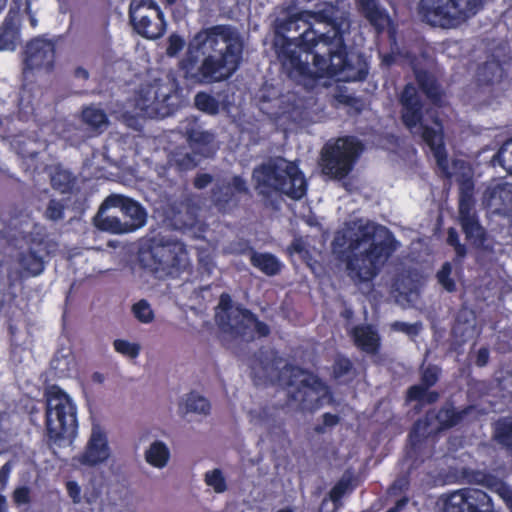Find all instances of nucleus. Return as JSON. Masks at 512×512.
Returning <instances> with one entry per match:
<instances>
[{
  "instance_id": "obj_44",
  "label": "nucleus",
  "mask_w": 512,
  "mask_h": 512,
  "mask_svg": "<svg viewBox=\"0 0 512 512\" xmlns=\"http://www.w3.org/2000/svg\"><path fill=\"white\" fill-rule=\"evenodd\" d=\"M113 346L116 352L131 359L137 358L140 353V345L131 343L128 340L116 339L113 342Z\"/></svg>"
},
{
  "instance_id": "obj_3",
  "label": "nucleus",
  "mask_w": 512,
  "mask_h": 512,
  "mask_svg": "<svg viewBox=\"0 0 512 512\" xmlns=\"http://www.w3.org/2000/svg\"><path fill=\"white\" fill-rule=\"evenodd\" d=\"M399 246L393 233L381 225L367 222L357 228L346 249L337 252L345 272L354 284L372 282Z\"/></svg>"
},
{
  "instance_id": "obj_59",
  "label": "nucleus",
  "mask_w": 512,
  "mask_h": 512,
  "mask_svg": "<svg viewBox=\"0 0 512 512\" xmlns=\"http://www.w3.org/2000/svg\"><path fill=\"white\" fill-rule=\"evenodd\" d=\"M12 470V464L11 462H6L1 468H0V485L5 486L8 482L10 473Z\"/></svg>"
},
{
  "instance_id": "obj_35",
  "label": "nucleus",
  "mask_w": 512,
  "mask_h": 512,
  "mask_svg": "<svg viewBox=\"0 0 512 512\" xmlns=\"http://www.w3.org/2000/svg\"><path fill=\"white\" fill-rule=\"evenodd\" d=\"M354 477L350 472H345L329 492L330 500L337 505L341 502L346 493L352 492L355 488Z\"/></svg>"
},
{
  "instance_id": "obj_31",
  "label": "nucleus",
  "mask_w": 512,
  "mask_h": 512,
  "mask_svg": "<svg viewBox=\"0 0 512 512\" xmlns=\"http://www.w3.org/2000/svg\"><path fill=\"white\" fill-rule=\"evenodd\" d=\"M20 20L6 16L0 26V51L14 50L20 35Z\"/></svg>"
},
{
  "instance_id": "obj_41",
  "label": "nucleus",
  "mask_w": 512,
  "mask_h": 512,
  "mask_svg": "<svg viewBox=\"0 0 512 512\" xmlns=\"http://www.w3.org/2000/svg\"><path fill=\"white\" fill-rule=\"evenodd\" d=\"M207 486L212 487L216 493H223L227 490L226 479L219 468L207 471L204 476Z\"/></svg>"
},
{
  "instance_id": "obj_46",
  "label": "nucleus",
  "mask_w": 512,
  "mask_h": 512,
  "mask_svg": "<svg viewBox=\"0 0 512 512\" xmlns=\"http://www.w3.org/2000/svg\"><path fill=\"white\" fill-rule=\"evenodd\" d=\"M65 205L61 200L50 199L48 202L45 217L52 221H59L64 218Z\"/></svg>"
},
{
  "instance_id": "obj_25",
  "label": "nucleus",
  "mask_w": 512,
  "mask_h": 512,
  "mask_svg": "<svg viewBox=\"0 0 512 512\" xmlns=\"http://www.w3.org/2000/svg\"><path fill=\"white\" fill-rule=\"evenodd\" d=\"M459 221L466 240L476 246L483 245L486 233L471 207H459Z\"/></svg>"
},
{
  "instance_id": "obj_2",
  "label": "nucleus",
  "mask_w": 512,
  "mask_h": 512,
  "mask_svg": "<svg viewBox=\"0 0 512 512\" xmlns=\"http://www.w3.org/2000/svg\"><path fill=\"white\" fill-rule=\"evenodd\" d=\"M243 48V41L230 25L202 28L190 39L179 67L184 78L195 83L223 82L239 69Z\"/></svg>"
},
{
  "instance_id": "obj_23",
  "label": "nucleus",
  "mask_w": 512,
  "mask_h": 512,
  "mask_svg": "<svg viewBox=\"0 0 512 512\" xmlns=\"http://www.w3.org/2000/svg\"><path fill=\"white\" fill-rule=\"evenodd\" d=\"M218 311L216 312V322L220 330L229 335L234 331L237 322H240L238 310H248L242 306H234L229 294L223 293L219 299Z\"/></svg>"
},
{
  "instance_id": "obj_13",
  "label": "nucleus",
  "mask_w": 512,
  "mask_h": 512,
  "mask_svg": "<svg viewBox=\"0 0 512 512\" xmlns=\"http://www.w3.org/2000/svg\"><path fill=\"white\" fill-rule=\"evenodd\" d=\"M250 195L247 181L241 175L217 179L210 191V200L215 209L230 213L240 206L243 197Z\"/></svg>"
},
{
  "instance_id": "obj_56",
  "label": "nucleus",
  "mask_w": 512,
  "mask_h": 512,
  "mask_svg": "<svg viewBox=\"0 0 512 512\" xmlns=\"http://www.w3.org/2000/svg\"><path fill=\"white\" fill-rule=\"evenodd\" d=\"M463 477L467 483H482L486 478V475L480 471H474L469 469H463Z\"/></svg>"
},
{
  "instance_id": "obj_28",
  "label": "nucleus",
  "mask_w": 512,
  "mask_h": 512,
  "mask_svg": "<svg viewBox=\"0 0 512 512\" xmlns=\"http://www.w3.org/2000/svg\"><path fill=\"white\" fill-rule=\"evenodd\" d=\"M358 3L361 13L370 25L378 34L382 33L390 20L386 10L380 8L376 0H359Z\"/></svg>"
},
{
  "instance_id": "obj_47",
  "label": "nucleus",
  "mask_w": 512,
  "mask_h": 512,
  "mask_svg": "<svg viewBox=\"0 0 512 512\" xmlns=\"http://www.w3.org/2000/svg\"><path fill=\"white\" fill-rule=\"evenodd\" d=\"M335 100L345 106L351 107L356 111L360 112L362 110V101L359 97L355 95L348 94L345 90L339 88L337 93L335 94Z\"/></svg>"
},
{
  "instance_id": "obj_50",
  "label": "nucleus",
  "mask_w": 512,
  "mask_h": 512,
  "mask_svg": "<svg viewBox=\"0 0 512 512\" xmlns=\"http://www.w3.org/2000/svg\"><path fill=\"white\" fill-rule=\"evenodd\" d=\"M185 42L183 38L177 34H172L168 38L167 55L170 57L176 56L183 48Z\"/></svg>"
},
{
  "instance_id": "obj_51",
  "label": "nucleus",
  "mask_w": 512,
  "mask_h": 512,
  "mask_svg": "<svg viewBox=\"0 0 512 512\" xmlns=\"http://www.w3.org/2000/svg\"><path fill=\"white\" fill-rule=\"evenodd\" d=\"M322 425H317L315 431L317 433H324L327 427H334L340 422V417L337 414L326 412L322 415Z\"/></svg>"
},
{
  "instance_id": "obj_19",
  "label": "nucleus",
  "mask_w": 512,
  "mask_h": 512,
  "mask_svg": "<svg viewBox=\"0 0 512 512\" xmlns=\"http://www.w3.org/2000/svg\"><path fill=\"white\" fill-rule=\"evenodd\" d=\"M111 456V449L106 433L98 426L93 427L87 444L80 454L79 462L87 467H96L106 463Z\"/></svg>"
},
{
  "instance_id": "obj_16",
  "label": "nucleus",
  "mask_w": 512,
  "mask_h": 512,
  "mask_svg": "<svg viewBox=\"0 0 512 512\" xmlns=\"http://www.w3.org/2000/svg\"><path fill=\"white\" fill-rule=\"evenodd\" d=\"M55 60V42L44 37H36L26 45L24 72L37 70L50 73L54 70Z\"/></svg>"
},
{
  "instance_id": "obj_12",
  "label": "nucleus",
  "mask_w": 512,
  "mask_h": 512,
  "mask_svg": "<svg viewBox=\"0 0 512 512\" xmlns=\"http://www.w3.org/2000/svg\"><path fill=\"white\" fill-rule=\"evenodd\" d=\"M128 16L133 30L145 39H160L167 31L164 13L155 0H131Z\"/></svg>"
},
{
  "instance_id": "obj_22",
  "label": "nucleus",
  "mask_w": 512,
  "mask_h": 512,
  "mask_svg": "<svg viewBox=\"0 0 512 512\" xmlns=\"http://www.w3.org/2000/svg\"><path fill=\"white\" fill-rule=\"evenodd\" d=\"M350 336L354 345L362 352L376 355L381 348V338L371 324H359L352 328Z\"/></svg>"
},
{
  "instance_id": "obj_57",
  "label": "nucleus",
  "mask_w": 512,
  "mask_h": 512,
  "mask_svg": "<svg viewBox=\"0 0 512 512\" xmlns=\"http://www.w3.org/2000/svg\"><path fill=\"white\" fill-rule=\"evenodd\" d=\"M66 489L69 497L74 503H79L81 500V488L75 481H68L66 483Z\"/></svg>"
},
{
  "instance_id": "obj_60",
  "label": "nucleus",
  "mask_w": 512,
  "mask_h": 512,
  "mask_svg": "<svg viewBox=\"0 0 512 512\" xmlns=\"http://www.w3.org/2000/svg\"><path fill=\"white\" fill-rule=\"evenodd\" d=\"M447 243L454 247L458 244H460V239H459V235H458V232L455 228H449L448 229V232H447Z\"/></svg>"
},
{
  "instance_id": "obj_14",
  "label": "nucleus",
  "mask_w": 512,
  "mask_h": 512,
  "mask_svg": "<svg viewBox=\"0 0 512 512\" xmlns=\"http://www.w3.org/2000/svg\"><path fill=\"white\" fill-rule=\"evenodd\" d=\"M444 512H495L492 498L476 488H462L442 497Z\"/></svg>"
},
{
  "instance_id": "obj_54",
  "label": "nucleus",
  "mask_w": 512,
  "mask_h": 512,
  "mask_svg": "<svg viewBox=\"0 0 512 512\" xmlns=\"http://www.w3.org/2000/svg\"><path fill=\"white\" fill-rule=\"evenodd\" d=\"M393 328L397 331L403 332L408 335H416L419 332V325L418 324H409L406 322H400L396 321L393 324Z\"/></svg>"
},
{
  "instance_id": "obj_24",
  "label": "nucleus",
  "mask_w": 512,
  "mask_h": 512,
  "mask_svg": "<svg viewBox=\"0 0 512 512\" xmlns=\"http://www.w3.org/2000/svg\"><path fill=\"white\" fill-rule=\"evenodd\" d=\"M430 426V412H427L423 418H419L414 422L408 434L409 445L406 448L407 458L412 459L414 462L418 459L420 450L430 434Z\"/></svg>"
},
{
  "instance_id": "obj_8",
  "label": "nucleus",
  "mask_w": 512,
  "mask_h": 512,
  "mask_svg": "<svg viewBox=\"0 0 512 512\" xmlns=\"http://www.w3.org/2000/svg\"><path fill=\"white\" fill-rule=\"evenodd\" d=\"M146 222V209L138 201L121 194L109 195L94 218L99 230L112 234L134 232Z\"/></svg>"
},
{
  "instance_id": "obj_45",
  "label": "nucleus",
  "mask_w": 512,
  "mask_h": 512,
  "mask_svg": "<svg viewBox=\"0 0 512 512\" xmlns=\"http://www.w3.org/2000/svg\"><path fill=\"white\" fill-rule=\"evenodd\" d=\"M474 183L471 178L461 180L459 184V207H471L473 200Z\"/></svg>"
},
{
  "instance_id": "obj_9",
  "label": "nucleus",
  "mask_w": 512,
  "mask_h": 512,
  "mask_svg": "<svg viewBox=\"0 0 512 512\" xmlns=\"http://www.w3.org/2000/svg\"><path fill=\"white\" fill-rule=\"evenodd\" d=\"M45 428L54 443L75 436L78 428L77 407L59 386H51L45 393Z\"/></svg>"
},
{
  "instance_id": "obj_30",
  "label": "nucleus",
  "mask_w": 512,
  "mask_h": 512,
  "mask_svg": "<svg viewBox=\"0 0 512 512\" xmlns=\"http://www.w3.org/2000/svg\"><path fill=\"white\" fill-rule=\"evenodd\" d=\"M81 119L87 129L95 134L103 133L109 125V119L105 111L95 106L85 107L82 110Z\"/></svg>"
},
{
  "instance_id": "obj_64",
  "label": "nucleus",
  "mask_w": 512,
  "mask_h": 512,
  "mask_svg": "<svg viewBox=\"0 0 512 512\" xmlns=\"http://www.w3.org/2000/svg\"><path fill=\"white\" fill-rule=\"evenodd\" d=\"M454 250H455V253L457 255V257L459 258H464L467 254V249H466V246L462 243L456 245L453 247Z\"/></svg>"
},
{
  "instance_id": "obj_37",
  "label": "nucleus",
  "mask_w": 512,
  "mask_h": 512,
  "mask_svg": "<svg viewBox=\"0 0 512 512\" xmlns=\"http://www.w3.org/2000/svg\"><path fill=\"white\" fill-rule=\"evenodd\" d=\"M51 185L63 194L70 193L75 185V177L67 170L58 169L51 176Z\"/></svg>"
},
{
  "instance_id": "obj_43",
  "label": "nucleus",
  "mask_w": 512,
  "mask_h": 512,
  "mask_svg": "<svg viewBox=\"0 0 512 512\" xmlns=\"http://www.w3.org/2000/svg\"><path fill=\"white\" fill-rule=\"evenodd\" d=\"M132 311L137 320L142 323H150L154 319V312L147 300L141 299L132 306Z\"/></svg>"
},
{
  "instance_id": "obj_53",
  "label": "nucleus",
  "mask_w": 512,
  "mask_h": 512,
  "mask_svg": "<svg viewBox=\"0 0 512 512\" xmlns=\"http://www.w3.org/2000/svg\"><path fill=\"white\" fill-rule=\"evenodd\" d=\"M30 3L29 0H12L10 9L6 16H12L13 18L21 21V11L26 10V4Z\"/></svg>"
},
{
  "instance_id": "obj_26",
  "label": "nucleus",
  "mask_w": 512,
  "mask_h": 512,
  "mask_svg": "<svg viewBox=\"0 0 512 512\" xmlns=\"http://www.w3.org/2000/svg\"><path fill=\"white\" fill-rule=\"evenodd\" d=\"M44 248L30 246L18 254L17 262L27 277H37L45 270Z\"/></svg>"
},
{
  "instance_id": "obj_17",
  "label": "nucleus",
  "mask_w": 512,
  "mask_h": 512,
  "mask_svg": "<svg viewBox=\"0 0 512 512\" xmlns=\"http://www.w3.org/2000/svg\"><path fill=\"white\" fill-rule=\"evenodd\" d=\"M442 370L439 366L429 364L421 369L420 383L410 386L406 392L408 402L417 401L421 404H434L438 401V391L429 390L435 386L441 377Z\"/></svg>"
},
{
  "instance_id": "obj_18",
  "label": "nucleus",
  "mask_w": 512,
  "mask_h": 512,
  "mask_svg": "<svg viewBox=\"0 0 512 512\" xmlns=\"http://www.w3.org/2000/svg\"><path fill=\"white\" fill-rule=\"evenodd\" d=\"M180 129L193 154L208 158L215 153V135L203 130L196 118H186Z\"/></svg>"
},
{
  "instance_id": "obj_15",
  "label": "nucleus",
  "mask_w": 512,
  "mask_h": 512,
  "mask_svg": "<svg viewBox=\"0 0 512 512\" xmlns=\"http://www.w3.org/2000/svg\"><path fill=\"white\" fill-rule=\"evenodd\" d=\"M487 414V409L477 404L458 408L453 400L448 399L436 411L434 418L438 423L437 431H447L457 426L473 424Z\"/></svg>"
},
{
  "instance_id": "obj_62",
  "label": "nucleus",
  "mask_w": 512,
  "mask_h": 512,
  "mask_svg": "<svg viewBox=\"0 0 512 512\" xmlns=\"http://www.w3.org/2000/svg\"><path fill=\"white\" fill-rule=\"evenodd\" d=\"M509 192L510 190H508L505 185L497 186L491 193V199H495L497 196L502 199L503 196L507 195Z\"/></svg>"
},
{
  "instance_id": "obj_49",
  "label": "nucleus",
  "mask_w": 512,
  "mask_h": 512,
  "mask_svg": "<svg viewBox=\"0 0 512 512\" xmlns=\"http://www.w3.org/2000/svg\"><path fill=\"white\" fill-rule=\"evenodd\" d=\"M287 252L289 254H298L300 255L303 259H306L308 257H310V251L309 249L307 248V245H306V242L304 241V239L302 237H295L292 242L290 243V245L287 247Z\"/></svg>"
},
{
  "instance_id": "obj_1",
  "label": "nucleus",
  "mask_w": 512,
  "mask_h": 512,
  "mask_svg": "<svg viewBox=\"0 0 512 512\" xmlns=\"http://www.w3.org/2000/svg\"><path fill=\"white\" fill-rule=\"evenodd\" d=\"M311 16L323 30L306 29L296 43L288 37L274 39L277 57L290 75L334 78L344 82L366 80L369 65L363 55L349 53L345 43V20L337 7L325 3Z\"/></svg>"
},
{
  "instance_id": "obj_58",
  "label": "nucleus",
  "mask_w": 512,
  "mask_h": 512,
  "mask_svg": "<svg viewBox=\"0 0 512 512\" xmlns=\"http://www.w3.org/2000/svg\"><path fill=\"white\" fill-rule=\"evenodd\" d=\"M489 356H490V353H489L488 348H486V347L480 348L476 355L475 364L478 367L486 366L489 361Z\"/></svg>"
},
{
  "instance_id": "obj_39",
  "label": "nucleus",
  "mask_w": 512,
  "mask_h": 512,
  "mask_svg": "<svg viewBox=\"0 0 512 512\" xmlns=\"http://www.w3.org/2000/svg\"><path fill=\"white\" fill-rule=\"evenodd\" d=\"M351 374H354L352 361L344 355H338L332 365V377L335 380H340Z\"/></svg>"
},
{
  "instance_id": "obj_48",
  "label": "nucleus",
  "mask_w": 512,
  "mask_h": 512,
  "mask_svg": "<svg viewBox=\"0 0 512 512\" xmlns=\"http://www.w3.org/2000/svg\"><path fill=\"white\" fill-rule=\"evenodd\" d=\"M228 250L231 254L238 256L246 255L247 253L251 255L252 251H255L250 242L243 238L231 241L228 245Z\"/></svg>"
},
{
  "instance_id": "obj_11",
  "label": "nucleus",
  "mask_w": 512,
  "mask_h": 512,
  "mask_svg": "<svg viewBox=\"0 0 512 512\" xmlns=\"http://www.w3.org/2000/svg\"><path fill=\"white\" fill-rule=\"evenodd\" d=\"M362 152V144L354 137L338 138L327 142L320 153L322 173L332 179L342 180L353 170Z\"/></svg>"
},
{
  "instance_id": "obj_6",
  "label": "nucleus",
  "mask_w": 512,
  "mask_h": 512,
  "mask_svg": "<svg viewBox=\"0 0 512 512\" xmlns=\"http://www.w3.org/2000/svg\"><path fill=\"white\" fill-rule=\"evenodd\" d=\"M137 260L141 269L155 278H175L186 268L188 254L184 243L158 235L141 243Z\"/></svg>"
},
{
  "instance_id": "obj_27",
  "label": "nucleus",
  "mask_w": 512,
  "mask_h": 512,
  "mask_svg": "<svg viewBox=\"0 0 512 512\" xmlns=\"http://www.w3.org/2000/svg\"><path fill=\"white\" fill-rule=\"evenodd\" d=\"M314 11H302L288 15L286 18L277 19L275 21V39L279 37H287L285 34L290 31H299L301 27L313 29L310 19L313 20L311 14Z\"/></svg>"
},
{
  "instance_id": "obj_40",
  "label": "nucleus",
  "mask_w": 512,
  "mask_h": 512,
  "mask_svg": "<svg viewBox=\"0 0 512 512\" xmlns=\"http://www.w3.org/2000/svg\"><path fill=\"white\" fill-rule=\"evenodd\" d=\"M210 402L203 396L191 392L188 394L186 399V409L188 412H195L200 414H209Z\"/></svg>"
},
{
  "instance_id": "obj_52",
  "label": "nucleus",
  "mask_w": 512,
  "mask_h": 512,
  "mask_svg": "<svg viewBox=\"0 0 512 512\" xmlns=\"http://www.w3.org/2000/svg\"><path fill=\"white\" fill-rule=\"evenodd\" d=\"M12 498L17 505H26L30 502V489L27 486H19L14 490Z\"/></svg>"
},
{
  "instance_id": "obj_7",
  "label": "nucleus",
  "mask_w": 512,
  "mask_h": 512,
  "mask_svg": "<svg viewBox=\"0 0 512 512\" xmlns=\"http://www.w3.org/2000/svg\"><path fill=\"white\" fill-rule=\"evenodd\" d=\"M278 382L287 388L295 387L289 391V400L302 412L313 413L325 403H334L331 388L319 376L297 365L285 364L279 370Z\"/></svg>"
},
{
  "instance_id": "obj_34",
  "label": "nucleus",
  "mask_w": 512,
  "mask_h": 512,
  "mask_svg": "<svg viewBox=\"0 0 512 512\" xmlns=\"http://www.w3.org/2000/svg\"><path fill=\"white\" fill-rule=\"evenodd\" d=\"M493 439L501 446L512 449V417H501L494 423Z\"/></svg>"
},
{
  "instance_id": "obj_32",
  "label": "nucleus",
  "mask_w": 512,
  "mask_h": 512,
  "mask_svg": "<svg viewBox=\"0 0 512 512\" xmlns=\"http://www.w3.org/2000/svg\"><path fill=\"white\" fill-rule=\"evenodd\" d=\"M250 263L267 276H275L279 274L282 269L281 261L274 254L268 252L260 253L252 251Z\"/></svg>"
},
{
  "instance_id": "obj_4",
  "label": "nucleus",
  "mask_w": 512,
  "mask_h": 512,
  "mask_svg": "<svg viewBox=\"0 0 512 512\" xmlns=\"http://www.w3.org/2000/svg\"><path fill=\"white\" fill-rule=\"evenodd\" d=\"M400 120L414 138H419L433 154L440 175L451 179L448 152L445 145L443 120L439 112L431 107L425 108L418 88L407 83L399 94Z\"/></svg>"
},
{
  "instance_id": "obj_33",
  "label": "nucleus",
  "mask_w": 512,
  "mask_h": 512,
  "mask_svg": "<svg viewBox=\"0 0 512 512\" xmlns=\"http://www.w3.org/2000/svg\"><path fill=\"white\" fill-rule=\"evenodd\" d=\"M170 458V451L162 441H154L145 452V459L150 465L163 468Z\"/></svg>"
},
{
  "instance_id": "obj_36",
  "label": "nucleus",
  "mask_w": 512,
  "mask_h": 512,
  "mask_svg": "<svg viewBox=\"0 0 512 512\" xmlns=\"http://www.w3.org/2000/svg\"><path fill=\"white\" fill-rule=\"evenodd\" d=\"M195 107L208 115H216L220 109V103L213 95L200 91L194 97Z\"/></svg>"
},
{
  "instance_id": "obj_42",
  "label": "nucleus",
  "mask_w": 512,
  "mask_h": 512,
  "mask_svg": "<svg viewBox=\"0 0 512 512\" xmlns=\"http://www.w3.org/2000/svg\"><path fill=\"white\" fill-rule=\"evenodd\" d=\"M452 274V265L450 262H445L440 270L436 274V278L438 283L447 291V292H455L456 282L451 277Z\"/></svg>"
},
{
  "instance_id": "obj_55",
  "label": "nucleus",
  "mask_w": 512,
  "mask_h": 512,
  "mask_svg": "<svg viewBox=\"0 0 512 512\" xmlns=\"http://www.w3.org/2000/svg\"><path fill=\"white\" fill-rule=\"evenodd\" d=\"M213 181V176L209 173H198L194 177L193 185L196 189H204Z\"/></svg>"
},
{
  "instance_id": "obj_29",
  "label": "nucleus",
  "mask_w": 512,
  "mask_h": 512,
  "mask_svg": "<svg viewBox=\"0 0 512 512\" xmlns=\"http://www.w3.org/2000/svg\"><path fill=\"white\" fill-rule=\"evenodd\" d=\"M506 72L499 60H488L477 69V80L480 85L492 86L500 83Z\"/></svg>"
},
{
  "instance_id": "obj_21",
  "label": "nucleus",
  "mask_w": 512,
  "mask_h": 512,
  "mask_svg": "<svg viewBox=\"0 0 512 512\" xmlns=\"http://www.w3.org/2000/svg\"><path fill=\"white\" fill-rule=\"evenodd\" d=\"M414 76L419 90L429 102L438 108L443 107L445 92L436 76L426 69H415Z\"/></svg>"
},
{
  "instance_id": "obj_5",
  "label": "nucleus",
  "mask_w": 512,
  "mask_h": 512,
  "mask_svg": "<svg viewBox=\"0 0 512 512\" xmlns=\"http://www.w3.org/2000/svg\"><path fill=\"white\" fill-rule=\"evenodd\" d=\"M252 178L263 205L273 211L280 210L282 195L300 200L307 193L304 173L297 163L283 157L270 159L254 168Z\"/></svg>"
},
{
  "instance_id": "obj_38",
  "label": "nucleus",
  "mask_w": 512,
  "mask_h": 512,
  "mask_svg": "<svg viewBox=\"0 0 512 512\" xmlns=\"http://www.w3.org/2000/svg\"><path fill=\"white\" fill-rule=\"evenodd\" d=\"M198 164L192 153L175 152L168 159V165L178 172H186L194 169Z\"/></svg>"
},
{
  "instance_id": "obj_63",
  "label": "nucleus",
  "mask_w": 512,
  "mask_h": 512,
  "mask_svg": "<svg viewBox=\"0 0 512 512\" xmlns=\"http://www.w3.org/2000/svg\"><path fill=\"white\" fill-rule=\"evenodd\" d=\"M25 13L28 15V18H29V22H30V25L32 28H35L38 24V21L35 17V15L33 14L32 12V9H31V3H27L26 4V10H25Z\"/></svg>"
},
{
  "instance_id": "obj_20",
  "label": "nucleus",
  "mask_w": 512,
  "mask_h": 512,
  "mask_svg": "<svg viewBox=\"0 0 512 512\" xmlns=\"http://www.w3.org/2000/svg\"><path fill=\"white\" fill-rule=\"evenodd\" d=\"M240 322L234 327L231 336L236 339H241L246 342H251L255 339V334L258 337H267L270 334V327L258 317L251 310H238V317Z\"/></svg>"
},
{
  "instance_id": "obj_10",
  "label": "nucleus",
  "mask_w": 512,
  "mask_h": 512,
  "mask_svg": "<svg viewBox=\"0 0 512 512\" xmlns=\"http://www.w3.org/2000/svg\"><path fill=\"white\" fill-rule=\"evenodd\" d=\"M486 0H420L418 11L424 21L441 27L455 26L475 16Z\"/></svg>"
},
{
  "instance_id": "obj_61",
  "label": "nucleus",
  "mask_w": 512,
  "mask_h": 512,
  "mask_svg": "<svg viewBox=\"0 0 512 512\" xmlns=\"http://www.w3.org/2000/svg\"><path fill=\"white\" fill-rule=\"evenodd\" d=\"M89 72L87 69H85L82 66H78L74 70V77L77 79H82L84 81H87L89 79Z\"/></svg>"
}]
</instances>
